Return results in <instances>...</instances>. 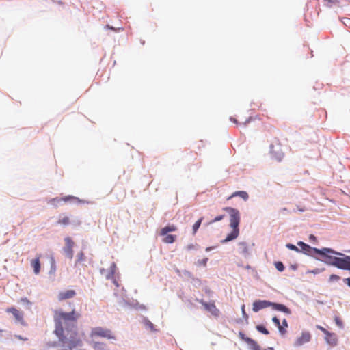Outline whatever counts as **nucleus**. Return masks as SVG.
Wrapping results in <instances>:
<instances>
[{"instance_id":"nucleus-14","label":"nucleus","mask_w":350,"mask_h":350,"mask_svg":"<svg viewBox=\"0 0 350 350\" xmlns=\"http://www.w3.org/2000/svg\"><path fill=\"white\" fill-rule=\"evenodd\" d=\"M76 295V293L74 290H67L65 291L60 292L58 294V299L59 301H62L66 299H70Z\"/></svg>"},{"instance_id":"nucleus-30","label":"nucleus","mask_w":350,"mask_h":350,"mask_svg":"<svg viewBox=\"0 0 350 350\" xmlns=\"http://www.w3.org/2000/svg\"><path fill=\"white\" fill-rule=\"evenodd\" d=\"M286 247L291 250H294V251H296V252H299V250L297 248V247H296L295 245L291 244V243H288L286 245Z\"/></svg>"},{"instance_id":"nucleus-23","label":"nucleus","mask_w":350,"mask_h":350,"mask_svg":"<svg viewBox=\"0 0 350 350\" xmlns=\"http://www.w3.org/2000/svg\"><path fill=\"white\" fill-rule=\"evenodd\" d=\"M239 250L243 254L248 253V247L247 244L245 242H239L238 244Z\"/></svg>"},{"instance_id":"nucleus-18","label":"nucleus","mask_w":350,"mask_h":350,"mask_svg":"<svg viewBox=\"0 0 350 350\" xmlns=\"http://www.w3.org/2000/svg\"><path fill=\"white\" fill-rule=\"evenodd\" d=\"M325 340L331 345H336L337 343L336 335L334 333L328 332L325 334Z\"/></svg>"},{"instance_id":"nucleus-46","label":"nucleus","mask_w":350,"mask_h":350,"mask_svg":"<svg viewBox=\"0 0 350 350\" xmlns=\"http://www.w3.org/2000/svg\"><path fill=\"white\" fill-rule=\"evenodd\" d=\"M211 249H212V247H207V248H206V252H208V251H210Z\"/></svg>"},{"instance_id":"nucleus-27","label":"nucleus","mask_w":350,"mask_h":350,"mask_svg":"<svg viewBox=\"0 0 350 350\" xmlns=\"http://www.w3.org/2000/svg\"><path fill=\"white\" fill-rule=\"evenodd\" d=\"M275 267L277 269L278 271L282 272L284 270L285 267L284 265L282 262H275Z\"/></svg>"},{"instance_id":"nucleus-24","label":"nucleus","mask_w":350,"mask_h":350,"mask_svg":"<svg viewBox=\"0 0 350 350\" xmlns=\"http://www.w3.org/2000/svg\"><path fill=\"white\" fill-rule=\"evenodd\" d=\"M203 218H200L193 226V233L196 234L198 228H200L201 223L202 221Z\"/></svg>"},{"instance_id":"nucleus-48","label":"nucleus","mask_w":350,"mask_h":350,"mask_svg":"<svg viewBox=\"0 0 350 350\" xmlns=\"http://www.w3.org/2000/svg\"><path fill=\"white\" fill-rule=\"evenodd\" d=\"M1 332H2V330H1V329H0V333H1Z\"/></svg>"},{"instance_id":"nucleus-9","label":"nucleus","mask_w":350,"mask_h":350,"mask_svg":"<svg viewBox=\"0 0 350 350\" xmlns=\"http://www.w3.org/2000/svg\"><path fill=\"white\" fill-rule=\"evenodd\" d=\"M271 304V301L266 300H257L253 303L252 310L255 312H258L259 310L266 308L270 306Z\"/></svg>"},{"instance_id":"nucleus-19","label":"nucleus","mask_w":350,"mask_h":350,"mask_svg":"<svg viewBox=\"0 0 350 350\" xmlns=\"http://www.w3.org/2000/svg\"><path fill=\"white\" fill-rule=\"evenodd\" d=\"M177 230L175 225H168L161 229L160 235L165 236L168 232H174Z\"/></svg>"},{"instance_id":"nucleus-36","label":"nucleus","mask_w":350,"mask_h":350,"mask_svg":"<svg viewBox=\"0 0 350 350\" xmlns=\"http://www.w3.org/2000/svg\"><path fill=\"white\" fill-rule=\"evenodd\" d=\"M186 248L187 250H194L196 248V245H193V244H189V245H187Z\"/></svg>"},{"instance_id":"nucleus-16","label":"nucleus","mask_w":350,"mask_h":350,"mask_svg":"<svg viewBox=\"0 0 350 350\" xmlns=\"http://www.w3.org/2000/svg\"><path fill=\"white\" fill-rule=\"evenodd\" d=\"M270 306H271L273 308V309H274L275 310L281 311L286 314L291 313V310L286 306H284L283 304L271 302V304Z\"/></svg>"},{"instance_id":"nucleus-40","label":"nucleus","mask_w":350,"mask_h":350,"mask_svg":"<svg viewBox=\"0 0 350 350\" xmlns=\"http://www.w3.org/2000/svg\"><path fill=\"white\" fill-rule=\"evenodd\" d=\"M344 282L350 287V278H345Z\"/></svg>"},{"instance_id":"nucleus-31","label":"nucleus","mask_w":350,"mask_h":350,"mask_svg":"<svg viewBox=\"0 0 350 350\" xmlns=\"http://www.w3.org/2000/svg\"><path fill=\"white\" fill-rule=\"evenodd\" d=\"M224 217V215H219V216H217L216 217H215L212 221L210 222V224H212V223H214V222H217V221H221V219H223Z\"/></svg>"},{"instance_id":"nucleus-44","label":"nucleus","mask_w":350,"mask_h":350,"mask_svg":"<svg viewBox=\"0 0 350 350\" xmlns=\"http://www.w3.org/2000/svg\"><path fill=\"white\" fill-rule=\"evenodd\" d=\"M230 120L237 124H238L237 120L234 118L231 117Z\"/></svg>"},{"instance_id":"nucleus-17","label":"nucleus","mask_w":350,"mask_h":350,"mask_svg":"<svg viewBox=\"0 0 350 350\" xmlns=\"http://www.w3.org/2000/svg\"><path fill=\"white\" fill-rule=\"evenodd\" d=\"M239 196L243 199L245 201H247L249 198V195L246 191H239L234 192L228 198V200H230L234 197Z\"/></svg>"},{"instance_id":"nucleus-32","label":"nucleus","mask_w":350,"mask_h":350,"mask_svg":"<svg viewBox=\"0 0 350 350\" xmlns=\"http://www.w3.org/2000/svg\"><path fill=\"white\" fill-rule=\"evenodd\" d=\"M207 261H208V258H205L202 259V260H199L198 261V264L201 265H203V266H206V263H207Z\"/></svg>"},{"instance_id":"nucleus-10","label":"nucleus","mask_w":350,"mask_h":350,"mask_svg":"<svg viewBox=\"0 0 350 350\" xmlns=\"http://www.w3.org/2000/svg\"><path fill=\"white\" fill-rule=\"evenodd\" d=\"M78 198L73 196H66L63 198H54L50 200L49 203L54 205L57 206L61 202H67L69 201L77 200Z\"/></svg>"},{"instance_id":"nucleus-42","label":"nucleus","mask_w":350,"mask_h":350,"mask_svg":"<svg viewBox=\"0 0 350 350\" xmlns=\"http://www.w3.org/2000/svg\"><path fill=\"white\" fill-rule=\"evenodd\" d=\"M15 337L18 338V339H20V340H25V341L27 340V338H23L21 336H17L16 335V336H15Z\"/></svg>"},{"instance_id":"nucleus-29","label":"nucleus","mask_w":350,"mask_h":350,"mask_svg":"<svg viewBox=\"0 0 350 350\" xmlns=\"http://www.w3.org/2000/svg\"><path fill=\"white\" fill-rule=\"evenodd\" d=\"M334 321L336 324L340 328L343 327V323L342 320L338 317H335Z\"/></svg>"},{"instance_id":"nucleus-45","label":"nucleus","mask_w":350,"mask_h":350,"mask_svg":"<svg viewBox=\"0 0 350 350\" xmlns=\"http://www.w3.org/2000/svg\"><path fill=\"white\" fill-rule=\"evenodd\" d=\"M81 224V221L80 220H77L75 222V225L76 226H79Z\"/></svg>"},{"instance_id":"nucleus-6","label":"nucleus","mask_w":350,"mask_h":350,"mask_svg":"<svg viewBox=\"0 0 350 350\" xmlns=\"http://www.w3.org/2000/svg\"><path fill=\"white\" fill-rule=\"evenodd\" d=\"M65 246L64 247V252L65 255L70 259L73 258V247L75 243L70 237H66L64 239Z\"/></svg>"},{"instance_id":"nucleus-3","label":"nucleus","mask_w":350,"mask_h":350,"mask_svg":"<svg viewBox=\"0 0 350 350\" xmlns=\"http://www.w3.org/2000/svg\"><path fill=\"white\" fill-rule=\"evenodd\" d=\"M224 210L230 215V226L232 228V232L227 235L225 239L221 241L222 243L232 241L238 237L239 234V225L240 223L239 211L232 207L224 208Z\"/></svg>"},{"instance_id":"nucleus-35","label":"nucleus","mask_w":350,"mask_h":350,"mask_svg":"<svg viewBox=\"0 0 350 350\" xmlns=\"http://www.w3.org/2000/svg\"><path fill=\"white\" fill-rule=\"evenodd\" d=\"M340 279V277L336 275H331L330 277H329V280L331 281H334V280H338Z\"/></svg>"},{"instance_id":"nucleus-39","label":"nucleus","mask_w":350,"mask_h":350,"mask_svg":"<svg viewBox=\"0 0 350 350\" xmlns=\"http://www.w3.org/2000/svg\"><path fill=\"white\" fill-rule=\"evenodd\" d=\"M147 325L151 329V330L154 329V325L150 321H148L147 322Z\"/></svg>"},{"instance_id":"nucleus-33","label":"nucleus","mask_w":350,"mask_h":350,"mask_svg":"<svg viewBox=\"0 0 350 350\" xmlns=\"http://www.w3.org/2000/svg\"><path fill=\"white\" fill-rule=\"evenodd\" d=\"M241 310H242V313H243V317L247 320L248 319V315L246 314L245 312V306L243 305L242 307H241Z\"/></svg>"},{"instance_id":"nucleus-4","label":"nucleus","mask_w":350,"mask_h":350,"mask_svg":"<svg viewBox=\"0 0 350 350\" xmlns=\"http://www.w3.org/2000/svg\"><path fill=\"white\" fill-rule=\"evenodd\" d=\"M90 336L91 338L101 337L107 339H116L115 335L110 329L101 327L92 328Z\"/></svg>"},{"instance_id":"nucleus-13","label":"nucleus","mask_w":350,"mask_h":350,"mask_svg":"<svg viewBox=\"0 0 350 350\" xmlns=\"http://www.w3.org/2000/svg\"><path fill=\"white\" fill-rule=\"evenodd\" d=\"M40 254H38L36 258L31 260V266L33 269V272L36 275H38L40 271Z\"/></svg>"},{"instance_id":"nucleus-11","label":"nucleus","mask_w":350,"mask_h":350,"mask_svg":"<svg viewBox=\"0 0 350 350\" xmlns=\"http://www.w3.org/2000/svg\"><path fill=\"white\" fill-rule=\"evenodd\" d=\"M200 303L204 306V308L210 312L213 315L217 317L219 314V310L216 308V306L213 302L206 303L204 301H200Z\"/></svg>"},{"instance_id":"nucleus-43","label":"nucleus","mask_w":350,"mask_h":350,"mask_svg":"<svg viewBox=\"0 0 350 350\" xmlns=\"http://www.w3.org/2000/svg\"><path fill=\"white\" fill-rule=\"evenodd\" d=\"M305 210H306V209H305V208H304V207H299V206H297V211H298L304 212V211H305Z\"/></svg>"},{"instance_id":"nucleus-26","label":"nucleus","mask_w":350,"mask_h":350,"mask_svg":"<svg viewBox=\"0 0 350 350\" xmlns=\"http://www.w3.org/2000/svg\"><path fill=\"white\" fill-rule=\"evenodd\" d=\"M338 3L339 1L337 0H324V4L327 7H332L333 4L338 5Z\"/></svg>"},{"instance_id":"nucleus-5","label":"nucleus","mask_w":350,"mask_h":350,"mask_svg":"<svg viewBox=\"0 0 350 350\" xmlns=\"http://www.w3.org/2000/svg\"><path fill=\"white\" fill-rule=\"evenodd\" d=\"M270 152L272 154V157L278 161H281L284 157V152L282 149V145L278 142V140L271 144Z\"/></svg>"},{"instance_id":"nucleus-1","label":"nucleus","mask_w":350,"mask_h":350,"mask_svg":"<svg viewBox=\"0 0 350 350\" xmlns=\"http://www.w3.org/2000/svg\"><path fill=\"white\" fill-rule=\"evenodd\" d=\"M79 317L80 314L74 310L68 313L62 310L54 311V332L59 340L63 343H68L70 348L75 347L81 343L74 324Z\"/></svg>"},{"instance_id":"nucleus-47","label":"nucleus","mask_w":350,"mask_h":350,"mask_svg":"<svg viewBox=\"0 0 350 350\" xmlns=\"http://www.w3.org/2000/svg\"><path fill=\"white\" fill-rule=\"evenodd\" d=\"M282 211H284V212H286L288 210H287V208H283Z\"/></svg>"},{"instance_id":"nucleus-22","label":"nucleus","mask_w":350,"mask_h":350,"mask_svg":"<svg viewBox=\"0 0 350 350\" xmlns=\"http://www.w3.org/2000/svg\"><path fill=\"white\" fill-rule=\"evenodd\" d=\"M176 236L172 234H166L163 239V242L165 243H172L176 241Z\"/></svg>"},{"instance_id":"nucleus-38","label":"nucleus","mask_w":350,"mask_h":350,"mask_svg":"<svg viewBox=\"0 0 350 350\" xmlns=\"http://www.w3.org/2000/svg\"><path fill=\"white\" fill-rule=\"evenodd\" d=\"M21 301L23 302V303H26L27 304H30V301L27 299V298H22L21 299Z\"/></svg>"},{"instance_id":"nucleus-2","label":"nucleus","mask_w":350,"mask_h":350,"mask_svg":"<svg viewBox=\"0 0 350 350\" xmlns=\"http://www.w3.org/2000/svg\"><path fill=\"white\" fill-rule=\"evenodd\" d=\"M298 245L300 246L301 251L309 254L311 250L316 254L326 256L329 259V263L339 269L350 270V256H345L341 253L336 252L329 248H312L309 245L299 241Z\"/></svg>"},{"instance_id":"nucleus-25","label":"nucleus","mask_w":350,"mask_h":350,"mask_svg":"<svg viewBox=\"0 0 350 350\" xmlns=\"http://www.w3.org/2000/svg\"><path fill=\"white\" fill-rule=\"evenodd\" d=\"M256 329H257L258 332H261V333H262V334H264L267 335V334H269V331L266 329V327H264V326H263V325H257V326L256 327Z\"/></svg>"},{"instance_id":"nucleus-12","label":"nucleus","mask_w":350,"mask_h":350,"mask_svg":"<svg viewBox=\"0 0 350 350\" xmlns=\"http://www.w3.org/2000/svg\"><path fill=\"white\" fill-rule=\"evenodd\" d=\"M311 335L309 332H303L300 337L297 338L295 345L296 346H301L304 344L308 342L310 340Z\"/></svg>"},{"instance_id":"nucleus-7","label":"nucleus","mask_w":350,"mask_h":350,"mask_svg":"<svg viewBox=\"0 0 350 350\" xmlns=\"http://www.w3.org/2000/svg\"><path fill=\"white\" fill-rule=\"evenodd\" d=\"M239 337L245 342L252 350H261L260 345L254 340L247 337L242 332H239Z\"/></svg>"},{"instance_id":"nucleus-20","label":"nucleus","mask_w":350,"mask_h":350,"mask_svg":"<svg viewBox=\"0 0 350 350\" xmlns=\"http://www.w3.org/2000/svg\"><path fill=\"white\" fill-rule=\"evenodd\" d=\"M92 347L94 350H109L107 348L106 344L104 342H94L92 344Z\"/></svg>"},{"instance_id":"nucleus-34","label":"nucleus","mask_w":350,"mask_h":350,"mask_svg":"<svg viewBox=\"0 0 350 350\" xmlns=\"http://www.w3.org/2000/svg\"><path fill=\"white\" fill-rule=\"evenodd\" d=\"M317 329H320L323 333H324L325 335L328 334V332H329L326 329H325L324 327H323L320 325H317Z\"/></svg>"},{"instance_id":"nucleus-21","label":"nucleus","mask_w":350,"mask_h":350,"mask_svg":"<svg viewBox=\"0 0 350 350\" xmlns=\"http://www.w3.org/2000/svg\"><path fill=\"white\" fill-rule=\"evenodd\" d=\"M272 321L278 327L279 332L282 334H284L286 332V329L283 327V326H281L280 320L276 317H273Z\"/></svg>"},{"instance_id":"nucleus-15","label":"nucleus","mask_w":350,"mask_h":350,"mask_svg":"<svg viewBox=\"0 0 350 350\" xmlns=\"http://www.w3.org/2000/svg\"><path fill=\"white\" fill-rule=\"evenodd\" d=\"M57 224L63 226H66L72 224L70 217L66 214H61L59 216Z\"/></svg>"},{"instance_id":"nucleus-8","label":"nucleus","mask_w":350,"mask_h":350,"mask_svg":"<svg viewBox=\"0 0 350 350\" xmlns=\"http://www.w3.org/2000/svg\"><path fill=\"white\" fill-rule=\"evenodd\" d=\"M6 312L12 314L16 321L23 325H26V323L23 319V313L14 307L8 308Z\"/></svg>"},{"instance_id":"nucleus-37","label":"nucleus","mask_w":350,"mask_h":350,"mask_svg":"<svg viewBox=\"0 0 350 350\" xmlns=\"http://www.w3.org/2000/svg\"><path fill=\"white\" fill-rule=\"evenodd\" d=\"M281 326H283V327L286 329V327H288V323H287V321L286 319H284L282 321V325H281Z\"/></svg>"},{"instance_id":"nucleus-41","label":"nucleus","mask_w":350,"mask_h":350,"mask_svg":"<svg viewBox=\"0 0 350 350\" xmlns=\"http://www.w3.org/2000/svg\"><path fill=\"white\" fill-rule=\"evenodd\" d=\"M309 239L311 241H317L316 237L314 235H313V234L310 235Z\"/></svg>"},{"instance_id":"nucleus-28","label":"nucleus","mask_w":350,"mask_h":350,"mask_svg":"<svg viewBox=\"0 0 350 350\" xmlns=\"http://www.w3.org/2000/svg\"><path fill=\"white\" fill-rule=\"evenodd\" d=\"M77 257V262H81L85 260V255L83 252H80L79 253H78Z\"/></svg>"}]
</instances>
